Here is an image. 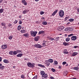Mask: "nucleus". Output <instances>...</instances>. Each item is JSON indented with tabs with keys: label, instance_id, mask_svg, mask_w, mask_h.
Returning <instances> with one entry per match:
<instances>
[{
	"label": "nucleus",
	"instance_id": "f257e3e1",
	"mask_svg": "<svg viewBox=\"0 0 79 79\" xmlns=\"http://www.w3.org/2000/svg\"><path fill=\"white\" fill-rule=\"evenodd\" d=\"M64 11H63V10H60L59 12V15L61 18L63 17L64 16Z\"/></svg>",
	"mask_w": 79,
	"mask_h": 79
},
{
	"label": "nucleus",
	"instance_id": "f03ea898",
	"mask_svg": "<svg viewBox=\"0 0 79 79\" xmlns=\"http://www.w3.org/2000/svg\"><path fill=\"white\" fill-rule=\"evenodd\" d=\"M30 32L31 35L33 37H35L36 36V34H37V32L36 31H31Z\"/></svg>",
	"mask_w": 79,
	"mask_h": 79
},
{
	"label": "nucleus",
	"instance_id": "7ed1b4c3",
	"mask_svg": "<svg viewBox=\"0 0 79 79\" xmlns=\"http://www.w3.org/2000/svg\"><path fill=\"white\" fill-rule=\"evenodd\" d=\"M35 47L39 48H41L42 47V46L39 44H36L34 45Z\"/></svg>",
	"mask_w": 79,
	"mask_h": 79
},
{
	"label": "nucleus",
	"instance_id": "20e7f679",
	"mask_svg": "<svg viewBox=\"0 0 79 79\" xmlns=\"http://www.w3.org/2000/svg\"><path fill=\"white\" fill-rule=\"evenodd\" d=\"M64 29V27L63 26H60L58 28V30L59 31H62Z\"/></svg>",
	"mask_w": 79,
	"mask_h": 79
},
{
	"label": "nucleus",
	"instance_id": "39448f33",
	"mask_svg": "<svg viewBox=\"0 0 79 79\" xmlns=\"http://www.w3.org/2000/svg\"><path fill=\"white\" fill-rule=\"evenodd\" d=\"M65 31H73V29H71V27H69L68 28H65L64 29Z\"/></svg>",
	"mask_w": 79,
	"mask_h": 79
},
{
	"label": "nucleus",
	"instance_id": "423d86ee",
	"mask_svg": "<svg viewBox=\"0 0 79 79\" xmlns=\"http://www.w3.org/2000/svg\"><path fill=\"white\" fill-rule=\"evenodd\" d=\"M42 77L44 78V79H47L48 77V75L47 74L45 73L43 76H42Z\"/></svg>",
	"mask_w": 79,
	"mask_h": 79
},
{
	"label": "nucleus",
	"instance_id": "0eeeda50",
	"mask_svg": "<svg viewBox=\"0 0 79 79\" xmlns=\"http://www.w3.org/2000/svg\"><path fill=\"white\" fill-rule=\"evenodd\" d=\"M77 37L76 36H73L71 37V39L73 40L74 41L76 40Z\"/></svg>",
	"mask_w": 79,
	"mask_h": 79
},
{
	"label": "nucleus",
	"instance_id": "6e6552de",
	"mask_svg": "<svg viewBox=\"0 0 79 79\" xmlns=\"http://www.w3.org/2000/svg\"><path fill=\"white\" fill-rule=\"evenodd\" d=\"M2 49H6L7 48V45H3L2 46Z\"/></svg>",
	"mask_w": 79,
	"mask_h": 79
},
{
	"label": "nucleus",
	"instance_id": "1a4fd4ad",
	"mask_svg": "<svg viewBox=\"0 0 79 79\" xmlns=\"http://www.w3.org/2000/svg\"><path fill=\"white\" fill-rule=\"evenodd\" d=\"M40 37V36H38L36 37H35L34 40L35 41H38L39 40V38Z\"/></svg>",
	"mask_w": 79,
	"mask_h": 79
},
{
	"label": "nucleus",
	"instance_id": "9d476101",
	"mask_svg": "<svg viewBox=\"0 0 79 79\" xmlns=\"http://www.w3.org/2000/svg\"><path fill=\"white\" fill-rule=\"evenodd\" d=\"M21 33H26V31L25 30H21L20 31Z\"/></svg>",
	"mask_w": 79,
	"mask_h": 79
},
{
	"label": "nucleus",
	"instance_id": "9b49d317",
	"mask_svg": "<svg viewBox=\"0 0 79 79\" xmlns=\"http://www.w3.org/2000/svg\"><path fill=\"white\" fill-rule=\"evenodd\" d=\"M63 45H64V46H67V45H69V43H66V42H64L63 43Z\"/></svg>",
	"mask_w": 79,
	"mask_h": 79
},
{
	"label": "nucleus",
	"instance_id": "f8f14e48",
	"mask_svg": "<svg viewBox=\"0 0 79 79\" xmlns=\"http://www.w3.org/2000/svg\"><path fill=\"white\" fill-rule=\"evenodd\" d=\"M40 73L42 76H44V75L45 74V72H44V71H41L40 72Z\"/></svg>",
	"mask_w": 79,
	"mask_h": 79
},
{
	"label": "nucleus",
	"instance_id": "ddd939ff",
	"mask_svg": "<svg viewBox=\"0 0 79 79\" xmlns=\"http://www.w3.org/2000/svg\"><path fill=\"white\" fill-rule=\"evenodd\" d=\"M27 65L29 67H30L31 68H32V64H31V63L30 62H29L27 64Z\"/></svg>",
	"mask_w": 79,
	"mask_h": 79
},
{
	"label": "nucleus",
	"instance_id": "4468645a",
	"mask_svg": "<svg viewBox=\"0 0 79 79\" xmlns=\"http://www.w3.org/2000/svg\"><path fill=\"white\" fill-rule=\"evenodd\" d=\"M48 61L50 63H53V60L52 59H49L48 60Z\"/></svg>",
	"mask_w": 79,
	"mask_h": 79
},
{
	"label": "nucleus",
	"instance_id": "2eb2a0df",
	"mask_svg": "<svg viewBox=\"0 0 79 79\" xmlns=\"http://www.w3.org/2000/svg\"><path fill=\"white\" fill-rule=\"evenodd\" d=\"M77 55V52H74L72 54V56H76Z\"/></svg>",
	"mask_w": 79,
	"mask_h": 79
},
{
	"label": "nucleus",
	"instance_id": "dca6fc26",
	"mask_svg": "<svg viewBox=\"0 0 79 79\" xmlns=\"http://www.w3.org/2000/svg\"><path fill=\"white\" fill-rule=\"evenodd\" d=\"M23 56V54H19L16 56L17 57H21Z\"/></svg>",
	"mask_w": 79,
	"mask_h": 79
},
{
	"label": "nucleus",
	"instance_id": "f3484780",
	"mask_svg": "<svg viewBox=\"0 0 79 79\" xmlns=\"http://www.w3.org/2000/svg\"><path fill=\"white\" fill-rule=\"evenodd\" d=\"M45 33V31H40L39 32V34H44V33Z\"/></svg>",
	"mask_w": 79,
	"mask_h": 79
},
{
	"label": "nucleus",
	"instance_id": "a211bd4d",
	"mask_svg": "<svg viewBox=\"0 0 79 79\" xmlns=\"http://www.w3.org/2000/svg\"><path fill=\"white\" fill-rule=\"evenodd\" d=\"M2 64H0V69H4L5 68V67L3 66L2 65Z\"/></svg>",
	"mask_w": 79,
	"mask_h": 79
},
{
	"label": "nucleus",
	"instance_id": "6ab92c4d",
	"mask_svg": "<svg viewBox=\"0 0 79 79\" xmlns=\"http://www.w3.org/2000/svg\"><path fill=\"white\" fill-rule=\"evenodd\" d=\"M23 36H25V37H27L29 36V34L28 33H25L23 35Z\"/></svg>",
	"mask_w": 79,
	"mask_h": 79
},
{
	"label": "nucleus",
	"instance_id": "aec40b11",
	"mask_svg": "<svg viewBox=\"0 0 79 79\" xmlns=\"http://www.w3.org/2000/svg\"><path fill=\"white\" fill-rule=\"evenodd\" d=\"M3 62L5 63H9V61H8V60H4Z\"/></svg>",
	"mask_w": 79,
	"mask_h": 79
},
{
	"label": "nucleus",
	"instance_id": "412c9836",
	"mask_svg": "<svg viewBox=\"0 0 79 79\" xmlns=\"http://www.w3.org/2000/svg\"><path fill=\"white\" fill-rule=\"evenodd\" d=\"M38 66H40V67H42V68H45V67L44 65H42L41 64H38Z\"/></svg>",
	"mask_w": 79,
	"mask_h": 79
},
{
	"label": "nucleus",
	"instance_id": "4be33fe9",
	"mask_svg": "<svg viewBox=\"0 0 79 79\" xmlns=\"http://www.w3.org/2000/svg\"><path fill=\"white\" fill-rule=\"evenodd\" d=\"M64 53L65 54H68V52H67V50L64 49Z\"/></svg>",
	"mask_w": 79,
	"mask_h": 79
},
{
	"label": "nucleus",
	"instance_id": "5701e85b",
	"mask_svg": "<svg viewBox=\"0 0 79 79\" xmlns=\"http://www.w3.org/2000/svg\"><path fill=\"white\" fill-rule=\"evenodd\" d=\"M79 69V67H75L73 68V69L74 70H76V71L78 70Z\"/></svg>",
	"mask_w": 79,
	"mask_h": 79
},
{
	"label": "nucleus",
	"instance_id": "b1692460",
	"mask_svg": "<svg viewBox=\"0 0 79 79\" xmlns=\"http://www.w3.org/2000/svg\"><path fill=\"white\" fill-rule=\"evenodd\" d=\"M67 74H68V71H65L63 73L64 75V76H66V75Z\"/></svg>",
	"mask_w": 79,
	"mask_h": 79
},
{
	"label": "nucleus",
	"instance_id": "393cba45",
	"mask_svg": "<svg viewBox=\"0 0 79 79\" xmlns=\"http://www.w3.org/2000/svg\"><path fill=\"white\" fill-rule=\"evenodd\" d=\"M9 54L11 55H13V51H10L9 52Z\"/></svg>",
	"mask_w": 79,
	"mask_h": 79
},
{
	"label": "nucleus",
	"instance_id": "a878e982",
	"mask_svg": "<svg viewBox=\"0 0 79 79\" xmlns=\"http://www.w3.org/2000/svg\"><path fill=\"white\" fill-rule=\"evenodd\" d=\"M74 19H69V21H70V22H73V21H74Z\"/></svg>",
	"mask_w": 79,
	"mask_h": 79
},
{
	"label": "nucleus",
	"instance_id": "bb28decb",
	"mask_svg": "<svg viewBox=\"0 0 79 79\" xmlns=\"http://www.w3.org/2000/svg\"><path fill=\"white\" fill-rule=\"evenodd\" d=\"M70 40V38H67L66 39V42H69Z\"/></svg>",
	"mask_w": 79,
	"mask_h": 79
},
{
	"label": "nucleus",
	"instance_id": "cd10ccee",
	"mask_svg": "<svg viewBox=\"0 0 79 79\" xmlns=\"http://www.w3.org/2000/svg\"><path fill=\"white\" fill-rule=\"evenodd\" d=\"M13 55H17V54H18L17 53V52L16 51H13Z\"/></svg>",
	"mask_w": 79,
	"mask_h": 79
},
{
	"label": "nucleus",
	"instance_id": "c85d7f7f",
	"mask_svg": "<svg viewBox=\"0 0 79 79\" xmlns=\"http://www.w3.org/2000/svg\"><path fill=\"white\" fill-rule=\"evenodd\" d=\"M43 25H47V23L46 21H44L43 22Z\"/></svg>",
	"mask_w": 79,
	"mask_h": 79
},
{
	"label": "nucleus",
	"instance_id": "c756f323",
	"mask_svg": "<svg viewBox=\"0 0 79 79\" xmlns=\"http://www.w3.org/2000/svg\"><path fill=\"white\" fill-rule=\"evenodd\" d=\"M23 14H26V13H27V10H24L23 12Z\"/></svg>",
	"mask_w": 79,
	"mask_h": 79
},
{
	"label": "nucleus",
	"instance_id": "7c9ffc66",
	"mask_svg": "<svg viewBox=\"0 0 79 79\" xmlns=\"http://www.w3.org/2000/svg\"><path fill=\"white\" fill-rule=\"evenodd\" d=\"M59 39H60V37H57L56 38H55V40H56V41H58V40Z\"/></svg>",
	"mask_w": 79,
	"mask_h": 79
},
{
	"label": "nucleus",
	"instance_id": "2f4dec72",
	"mask_svg": "<svg viewBox=\"0 0 79 79\" xmlns=\"http://www.w3.org/2000/svg\"><path fill=\"white\" fill-rule=\"evenodd\" d=\"M17 53H22V51L19 50H17L16 51Z\"/></svg>",
	"mask_w": 79,
	"mask_h": 79
},
{
	"label": "nucleus",
	"instance_id": "473e14b6",
	"mask_svg": "<svg viewBox=\"0 0 79 79\" xmlns=\"http://www.w3.org/2000/svg\"><path fill=\"white\" fill-rule=\"evenodd\" d=\"M6 24H5V23L4 22L1 23V25L2 26H5Z\"/></svg>",
	"mask_w": 79,
	"mask_h": 79
},
{
	"label": "nucleus",
	"instance_id": "72a5a7b5",
	"mask_svg": "<svg viewBox=\"0 0 79 79\" xmlns=\"http://www.w3.org/2000/svg\"><path fill=\"white\" fill-rule=\"evenodd\" d=\"M25 76L24 75H23L21 76V78L22 79H24V78H25Z\"/></svg>",
	"mask_w": 79,
	"mask_h": 79
},
{
	"label": "nucleus",
	"instance_id": "f704fd0d",
	"mask_svg": "<svg viewBox=\"0 0 79 79\" xmlns=\"http://www.w3.org/2000/svg\"><path fill=\"white\" fill-rule=\"evenodd\" d=\"M51 70H52V72H55L56 70L55 69H54L53 68H52L51 69Z\"/></svg>",
	"mask_w": 79,
	"mask_h": 79
},
{
	"label": "nucleus",
	"instance_id": "c9c22d12",
	"mask_svg": "<svg viewBox=\"0 0 79 79\" xmlns=\"http://www.w3.org/2000/svg\"><path fill=\"white\" fill-rule=\"evenodd\" d=\"M3 11V9H1L0 10V13H2Z\"/></svg>",
	"mask_w": 79,
	"mask_h": 79
},
{
	"label": "nucleus",
	"instance_id": "e433bc0d",
	"mask_svg": "<svg viewBox=\"0 0 79 79\" xmlns=\"http://www.w3.org/2000/svg\"><path fill=\"white\" fill-rule=\"evenodd\" d=\"M54 64H56H56H58V62H57L56 61V60H55L54 61Z\"/></svg>",
	"mask_w": 79,
	"mask_h": 79
},
{
	"label": "nucleus",
	"instance_id": "4c0bfd02",
	"mask_svg": "<svg viewBox=\"0 0 79 79\" xmlns=\"http://www.w3.org/2000/svg\"><path fill=\"white\" fill-rule=\"evenodd\" d=\"M8 26H9V27H10V28H11V27L12 26V24H9L8 25Z\"/></svg>",
	"mask_w": 79,
	"mask_h": 79
},
{
	"label": "nucleus",
	"instance_id": "58836bf2",
	"mask_svg": "<svg viewBox=\"0 0 79 79\" xmlns=\"http://www.w3.org/2000/svg\"><path fill=\"white\" fill-rule=\"evenodd\" d=\"M50 40H55V39H54V38H52V37L50 38Z\"/></svg>",
	"mask_w": 79,
	"mask_h": 79
},
{
	"label": "nucleus",
	"instance_id": "ea45409f",
	"mask_svg": "<svg viewBox=\"0 0 79 79\" xmlns=\"http://www.w3.org/2000/svg\"><path fill=\"white\" fill-rule=\"evenodd\" d=\"M37 76H35L32 78V79H37Z\"/></svg>",
	"mask_w": 79,
	"mask_h": 79
},
{
	"label": "nucleus",
	"instance_id": "a19ab883",
	"mask_svg": "<svg viewBox=\"0 0 79 79\" xmlns=\"http://www.w3.org/2000/svg\"><path fill=\"white\" fill-rule=\"evenodd\" d=\"M74 35L73 34H70L69 35H68V37H71V36H72L73 35Z\"/></svg>",
	"mask_w": 79,
	"mask_h": 79
},
{
	"label": "nucleus",
	"instance_id": "79ce46f5",
	"mask_svg": "<svg viewBox=\"0 0 79 79\" xmlns=\"http://www.w3.org/2000/svg\"><path fill=\"white\" fill-rule=\"evenodd\" d=\"M12 38H13V36H10L9 38V39L10 40H11V39H12Z\"/></svg>",
	"mask_w": 79,
	"mask_h": 79
},
{
	"label": "nucleus",
	"instance_id": "37998d69",
	"mask_svg": "<svg viewBox=\"0 0 79 79\" xmlns=\"http://www.w3.org/2000/svg\"><path fill=\"white\" fill-rule=\"evenodd\" d=\"M22 23L23 22H22V21L20 20L19 22V24H22Z\"/></svg>",
	"mask_w": 79,
	"mask_h": 79
},
{
	"label": "nucleus",
	"instance_id": "c03bdc74",
	"mask_svg": "<svg viewBox=\"0 0 79 79\" xmlns=\"http://www.w3.org/2000/svg\"><path fill=\"white\" fill-rule=\"evenodd\" d=\"M46 64L48 66L49 65H50V63L46 62Z\"/></svg>",
	"mask_w": 79,
	"mask_h": 79
},
{
	"label": "nucleus",
	"instance_id": "a18cd8bd",
	"mask_svg": "<svg viewBox=\"0 0 79 79\" xmlns=\"http://www.w3.org/2000/svg\"><path fill=\"white\" fill-rule=\"evenodd\" d=\"M63 64V65H64V64H66V62H63L62 63Z\"/></svg>",
	"mask_w": 79,
	"mask_h": 79
},
{
	"label": "nucleus",
	"instance_id": "49530a36",
	"mask_svg": "<svg viewBox=\"0 0 79 79\" xmlns=\"http://www.w3.org/2000/svg\"><path fill=\"white\" fill-rule=\"evenodd\" d=\"M22 3H23L26 2V1L25 0H22Z\"/></svg>",
	"mask_w": 79,
	"mask_h": 79
},
{
	"label": "nucleus",
	"instance_id": "de8ad7c7",
	"mask_svg": "<svg viewBox=\"0 0 79 79\" xmlns=\"http://www.w3.org/2000/svg\"><path fill=\"white\" fill-rule=\"evenodd\" d=\"M55 14H56V13L55 12H54L52 14V16H54V15H55Z\"/></svg>",
	"mask_w": 79,
	"mask_h": 79
},
{
	"label": "nucleus",
	"instance_id": "09e8293b",
	"mask_svg": "<svg viewBox=\"0 0 79 79\" xmlns=\"http://www.w3.org/2000/svg\"><path fill=\"white\" fill-rule=\"evenodd\" d=\"M44 14V11H41V12L40 13L41 15H43Z\"/></svg>",
	"mask_w": 79,
	"mask_h": 79
},
{
	"label": "nucleus",
	"instance_id": "8fccbe9b",
	"mask_svg": "<svg viewBox=\"0 0 79 79\" xmlns=\"http://www.w3.org/2000/svg\"><path fill=\"white\" fill-rule=\"evenodd\" d=\"M18 22V21L17 20H15L14 23V24H16Z\"/></svg>",
	"mask_w": 79,
	"mask_h": 79
},
{
	"label": "nucleus",
	"instance_id": "3c124183",
	"mask_svg": "<svg viewBox=\"0 0 79 79\" xmlns=\"http://www.w3.org/2000/svg\"><path fill=\"white\" fill-rule=\"evenodd\" d=\"M31 68H34V64H32Z\"/></svg>",
	"mask_w": 79,
	"mask_h": 79
},
{
	"label": "nucleus",
	"instance_id": "603ef678",
	"mask_svg": "<svg viewBox=\"0 0 79 79\" xmlns=\"http://www.w3.org/2000/svg\"><path fill=\"white\" fill-rule=\"evenodd\" d=\"M18 28H20V29H21V25H19L18 26Z\"/></svg>",
	"mask_w": 79,
	"mask_h": 79
},
{
	"label": "nucleus",
	"instance_id": "864d4df0",
	"mask_svg": "<svg viewBox=\"0 0 79 79\" xmlns=\"http://www.w3.org/2000/svg\"><path fill=\"white\" fill-rule=\"evenodd\" d=\"M78 47V46H74V48H77Z\"/></svg>",
	"mask_w": 79,
	"mask_h": 79
},
{
	"label": "nucleus",
	"instance_id": "5fc2aeb1",
	"mask_svg": "<svg viewBox=\"0 0 79 79\" xmlns=\"http://www.w3.org/2000/svg\"><path fill=\"white\" fill-rule=\"evenodd\" d=\"M23 4L24 5H27V2H25V3H23Z\"/></svg>",
	"mask_w": 79,
	"mask_h": 79
},
{
	"label": "nucleus",
	"instance_id": "6e6d98bb",
	"mask_svg": "<svg viewBox=\"0 0 79 79\" xmlns=\"http://www.w3.org/2000/svg\"><path fill=\"white\" fill-rule=\"evenodd\" d=\"M43 47H45V43L43 44Z\"/></svg>",
	"mask_w": 79,
	"mask_h": 79
},
{
	"label": "nucleus",
	"instance_id": "4d7b16f0",
	"mask_svg": "<svg viewBox=\"0 0 79 79\" xmlns=\"http://www.w3.org/2000/svg\"><path fill=\"white\" fill-rule=\"evenodd\" d=\"M58 11V10H55L54 12L56 13H57V12Z\"/></svg>",
	"mask_w": 79,
	"mask_h": 79
},
{
	"label": "nucleus",
	"instance_id": "13d9d810",
	"mask_svg": "<svg viewBox=\"0 0 79 79\" xmlns=\"http://www.w3.org/2000/svg\"><path fill=\"white\" fill-rule=\"evenodd\" d=\"M67 19H68V17H66L65 19V21H66Z\"/></svg>",
	"mask_w": 79,
	"mask_h": 79
},
{
	"label": "nucleus",
	"instance_id": "bf43d9fd",
	"mask_svg": "<svg viewBox=\"0 0 79 79\" xmlns=\"http://www.w3.org/2000/svg\"><path fill=\"white\" fill-rule=\"evenodd\" d=\"M50 78H51V79H54V78L52 77H51Z\"/></svg>",
	"mask_w": 79,
	"mask_h": 79
},
{
	"label": "nucleus",
	"instance_id": "052dcab7",
	"mask_svg": "<svg viewBox=\"0 0 79 79\" xmlns=\"http://www.w3.org/2000/svg\"><path fill=\"white\" fill-rule=\"evenodd\" d=\"M2 57H0V62L2 61Z\"/></svg>",
	"mask_w": 79,
	"mask_h": 79
},
{
	"label": "nucleus",
	"instance_id": "680f3d73",
	"mask_svg": "<svg viewBox=\"0 0 79 79\" xmlns=\"http://www.w3.org/2000/svg\"><path fill=\"white\" fill-rule=\"evenodd\" d=\"M3 28H4V29H6V26H4L3 27Z\"/></svg>",
	"mask_w": 79,
	"mask_h": 79
},
{
	"label": "nucleus",
	"instance_id": "e2e57ef3",
	"mask_svg": "<svg viewBox=\"0 0 79 79\" xmlns=\"http://www.w3.org/2000/svg\"><path fill=\"white\" fill-rule=\"evenodd\" d=\"M20 29H21V28H18V30L19 31H20Z\"/></svg>",
	"mask_w": 79,
	"mask_h": 79
},
{
	"label": "nucleus",
	"instance_id": "0e129e2a",
	"mask_svg": "<svg viewBox=\"0 0 79 79\" xmlns=\"http://www.w3.org/2000/svg\"><path fill=\"white\" fill-rule=\"evenodd\" d=\"M3 2V0H0V3H2Z\"/></svg>",
	"mask_w": 79,
	"mask_h": 79
},
{
	"label": "nucleus",
	"instance_id": "69168bd1",
	"mask_svg": "<svg viewBox=\"0 0 79 79\" xmlns=\"http://www.w3.org/2000/svg\"><path fill=\"white\" fill-rule=\"evenodd\" d=\"M61 68V67L60 66L58 68H59V69H60Z\"/></svg>",
	"mask_w": 79,
	"mask_h": 79
},
{
	"label": "nucleus",
	"instance_id": "338daca9",
	"mask_svg": "<svg viewBox=\"0 0 79 79\" xmlns=\"http://www.w3.org/2000/svg\"><path fill=\"white\" fill-rule=\"evenodd\" d=\"M77 11L78 13H79V8L78 9H77Z\"/></svg>",
	"mask_w": 79,
	"mask_h": 79
},
{
	"label": "nucleus",
	"instance_id": "774afa93",
	"mask_svg": "<svg viewBox=\"0 0 79 79\" xmlns=\"http://www.w3.org/2000/svg\"><path fill=\"white\" fill-rule=\"evenodd\" d=\"M72 79H76V78H72Z\"/></svg>",
	"mask_w": 79,
	"mask_h": 79
}]
</instances>
